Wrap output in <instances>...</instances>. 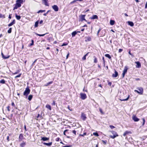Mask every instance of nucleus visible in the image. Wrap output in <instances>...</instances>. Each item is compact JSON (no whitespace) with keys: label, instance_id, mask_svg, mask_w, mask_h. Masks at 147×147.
<instances>
[{"label":"nucleus","instance_id":"1","mask_svg":"<svg viewBox=\"0 0 147 147\" xmlns=\"http://www.w3.org/2000/svg\"><path fill=\"white\" fill-rule=\"evenodd\" d=\"M23 3V0H17L16 3L15 4V6L13 8V10H15L20 7L21 6V4L22 3Z\"/></svg>","mask_w":147,"mask_h":147},{"label":"nucleus","instance_id":"2","mask_svg":"<svg viewBox=\"0 0 147 147\" xmlns=\"http://www.w3.org/2000/svg\"><path fill=\"white\" fill-rule=\"evenodd\" d=\"M113 135V136H110V137L112 139H114L115 138L118 136L119 135L117 132L114 131L112 130L110 131Z\"/></svg>","mask_w":147,"mask_h":147},{"label":"nucleus","instance_id":"3","mask_svg":"<svg viewBox=\"0 0 147 147\" xmlns=\"http://www.w3.org/2000/svg\"><path fill=\"white\" fill-rule=\"evenodd\" d=\"M86 15L81 14L79 16V21L82 22L84 21L86 22H87V20L85 19Z\"/></svg>","mask_w":147,"mask_h":147},{"label":"nucleus","instance_id":"4","mask_svg":"<svg viewBox=\"0 0 147 147\" xmlns=\"http://www.w3.org/2000/svg\"><path fill=\"white\" fill-rule=\"evenodd\" d=\"M30 89L28 87H27L23 93V95L26 96V98L28 95L29 94L30 92Z\"/></svg>","mask_w":147,"mask_h":147},{"label":"nucleus","instance_id":"5","mask_svg":"<svg viewBox=\"0 0 147 147\" xmlns=\"http://www.w3.org/2000/svg\"><path fill=\"white\" fill-rule=\"evenodd\" d=\"M137 89L139 91H138L137 90H135L134 91L135 92H137L139 94H143L144 90L143 88L142 87H138L137 88Z\"/></svg>","mask_w":147,"mask_h":147},{"label":"nucleus","instance_id":"6","mask_svg":"<svg viewBox=\"0 0 147 147\" xmlns=\"http://www.w3.org/2000/svg\"><path fill=\"white\" fill-rule=\"evenodd\" d=\"M80 98L82 100H85L87 98L86 95L85 93H81L80 94Z\"/></svg>","mask_w":147,"mask_h":147},{"label":"nucleus","instance_id":"7","mask_svg":"<svg viewBox=\"0 0 147 147\" xmlns=\"http://www.w3.org/2000/svg\"><path fill=\"white\" fill-rule=\"evenodd\" d=\"M128 69V68L127 66H125L124 67V68L123 71V72L122 74L123 78L124 77L125 74L127 73V70Z\"/></svg>","mask_w":147,"mask_h":147},{"label":"nucleus","instance_id":"8","mask_svg":"<svg viewBox=\"0 0 147 147\" xmlns=\"http://www.w3.org/2000/svg\"><path fill=\"white\" fill-rule=\"evenodd\" d=\"M81 117L83 121H85L87 118L86 114L83 112L81 113Z\"/></svg>","mask_w":147,"mask_h":147},{"label":"nucleus","instance_id":"9","mask_svg":"<svg viewBox=\"0 0 147 147\" xmlns=\"http://www.w3.org/2000/svg\"><path fill=\"white\" fill-rule=\"evenodd\" d=\"M132 133V132L131 131H126L123 134V136L125 137L127 135H129V134H131Z\"/></svg>","mask_w":147,"mask_h":147},{"label":"nucleus","instance_id":"10","mask_svg":"<svg viewBox=\"0 0 147 147\" xmlns=\"http://www.w3.org/2000/svg\"><path fill=\"white\" fill-rule=\"evenodd\" d=\"M52 8L55 11H57L59 10V7L57 5H54L52 6Z\"/></svg>","mask_w":147,"mask_h":147},{"label":"nucleus","instance_id":"11","mask_svg":"<svg viewBox=\"0 0 147 147\" xmlns=\"http://www.w3.org/2000/svg\"><path fill=\"white\" fill-rule=\"evenodd\" d=\"M132 119L135 122L138 121L140 120L139 118H138L136 115H133L132 116Z\"/></svg>","mask_w":147,"mask_h":147},{"label":"nucleus","instance_id":"12","mask_svg":"<svg viewBox=\"0 0 147 147\" xmlns=\"http://www.w3.org/2000/svg\"><path fill=\"white\" fill-rule=\"evenodd\" d=\"M19 141H21L24 139H25V138H24L23 135L22 134H20L19 137Z\"/></svg>","mask_w":147,"mask_h":147},{"label":"nucleus","instance_id":"13","mask_svg":"<svg viewBox=\"0 0 147 147\" xmlns=\"http://www.w3.org/2000/svg\"><path fill=\"white\" fill-rule=\"evenodd\" d=\"M135 63L136 64V67L137 68H140L141 67V64L140 62H135Z\"/></svg>","mask_w":147,"mask_h":147},{"label":"nucleus","instance_id":"14","mask_svg":"<svg viewBox=\"0 0 147 147\" xmlns=\"http://www.w3.org/2000/svg\"><path fill=\"white\" fill-rule=\"evenodd\" d=\"M98 16L96 15H93L92 17H90V19L91 20H94L95 19H98Z\"/></svg>","mask_w":147,"mask_h":147},{"label":"nucleus","instance_id":"15","mask_svg":"<svg viewBox=\"0 0 147 147\" xmlns=\"http://www.w3.org/2000/svg\"><path fill=\"white\" fill-rule=\"evenodd\" d=\"M69 131V130L67 129H66L65 130H64L63 132L64 135L65 136H66V134L67 135L69 134V133L71 132V131H70V132Z\"/></svg>","mask_w":147,"mask_h":147},{"label":"nucleus","instance_id":"16","mask_svg":"<svg viewBox=\"0 0 147 147\" xmlns=\"http://www.w3.org/2000/svg\"><path fill=\"white\" fill-rule=\"evenodd\" d=\"M118 72L115 69V74H112V76L113 78H116L118 76Z\"/></svg>","mask_w":147,"mask_h":147},{"label":"nucleus","instance_id":"17","mask_svg":"<svg viewBox=\"0 0 147 147\" xmlns=\"http://www.w3.org/2000/svg\"><path fill=\"white\" fill-rule=\"evenodd\" d=\"M10 105H8L6 107V108L7 109V111L6 110V113L7 114H8L10 111Z\"/></svg>","mask_w":147,"mask_h":147},{"label":"nucleus","instance_id":"18","mask_svg":"<svg viewBox=\"0 0 147 147\" xmlns=\"http://www.w3.org/2000/svg\"><path fill=\"white\" fill-rule=\"evenodd\" d=\"M85 38L86 39L85 40L86 42L91 41L92 40L91 37L90 36L86 37Z\"/></svg>","mask_w":147,"mask_h":147},{"label":"nucleus","instance_id":"19","mask_svg":"<svg viewBox=\"0 0 147 147\" xmlns=\"http://www.w3.org/2000/svg\"><path fill=\"white\" fill-rule=\"evenodd\" d=\"M15 23H16V20H13L12 22H11L9 24H8V26L9 27L11 26H12V25H13V24H15Z\"/></svg>","mask_w":147,"mask_h":147},{"label":"nucleus","instance_id":"20","mask_svg":"<svg viewBox=\"0 0 147 147\" xmlns=\"http://www.w3.org/2000/svg\"><path fill=\"white\" fill-rule=\"evenodd\" d=\"M1 55L2 56V57L4 59H8L10 57V55H7V56H5L3 54V53H1Z\"/></svg>","mask_w":147,"mask_h":147},{"label":"nucleus","instance_id":"21","mask_svg":"<svg viewBox=\"0 0 147 147\" xmlns=\"http://www.w3.org/2000/svg\"><path fill=\"white\" fill-rule=\"evenodd\" d=\"M44 2L45 5L46 6H49V4L48 3V0H42Z\"/></svg>","mask_w":147,"mask_h":147},{"label":"nucleus","instance_id":"22","mask_svg":"<svg viewBox=\"0 0 147 147\" xmlns=\"http://www.w3.org/2000/svg\"><path fill=\"white\" fill-rule=\"evenodd\" d=\"M43 144L44 145H45L48 146H50L52 145V142H51L49 143L44 142L43 143Z\"/></svg>","mask_w":147,"mask_h":147},{"label":"nucleus","instance_id":"23","mask_svg":"<svg viewBox=\"0 0 147 147\" xmlns=\"http://www.w3.org/2000/svg\"><path fill=\"white\" fill-rule=\"evenodd\" d=\"M115 23L114 20H111L110 22V24L111 25L113 26L114 25Z\"/></svg>","mask_w":147,"mask_h":147},{"label":"nucleus","instance_id":"24","mask_svg":"<svg viewBox=\"0 0 147 147\" xmlns=\"http://www.w3.org/2000/svg\"><path fill=\"white\" fill-rule=\"evenodd\" d=\"M77 32L76 31L73 32L71 33V35H72V37H74L76 36V35L77 34Z\"/></svg>","mask_w":147,"mask_h":147},{"label":"nucleus","instance_id":"25","mask_svg":"<svg viewBox=\"0 0 147 147\" xmlns=\"http://www.w3.org/2000/svg\"><path fill=\"white\" fill-rule=\"evenodd\" d=\"M33 95L32 94H30L28 96V100L29 101H31L33 98Z\"/></svg>","mask_w":147,"mask_h":147},{"label":"nucleus","instance_id":"26","mask_svg":"<svg viewBox=\"0 0 147 147\" xmlns=\"http://www.w3.org/2000/svg\"><path fill=\"white\" fill-rule=\"evenodd\" d=\"M49 139V138H47L46 137H43L42 138V140L43 141H45L48 140Z\"/></svg>","mask_w":147,"mask_h":147},{"label":"nucleus","instance_id":"27","mask_svg":"<svg viewBox=\"0 0 147 147\" xmlns=\"http://www.w3.org/2000/svg\"><path fill=\"white\" fill-rule=\"evenodd\" d=\"M46 107L48 109H49V110H51V106L48 104L46 106Z\"/></svg>","mask_w":147,"mask_h":147},{"label":"nucleus","instance_id":"28","mask_svg":"<svg viewBox=\"0 0 147 147\" xmlns=\"http://www.w3.org/2000/svg\"><path fill=\"white\" fill-rule=\"evenodd\" d=\"M94 59V62L95 63H96L98 62V60L97 58L95 56H94L93 57Z\"/></svg>","mask_w":147,"mask_h":147},{"label":"nucleus","instance_id":"29","mask_svg":"<svg viewBox=\"0 0 147 147\" xmlns=\"http://www.w3.org/2000/svg\"><path fill=\"white\" fill-rule=\"evenodd\" d=\"M105 56L108 58L109 59L111 60V57L110 55L108 54H106L105 55Z\"/></svg>","mask_w":147,"mask_h":147},{"label":"nucleus","instance_id":"30","mask_svg":"<svg viewBox=\"0 0 147 147\" xmlns=\"http://www.w3.org/2000/svg\"><path fill=\"white\" fill-rule=\"evenodd\" d=\"M26 144V142H23L22 143L20 144V145L21 147H24V146H25Z\"/></svg>","mask_w":147,"mask_h":147},{"label":"nucleus","instance_id":"31","mask_svg":"<svg viewBox=\"0 0 147 147\" xmlns=\"http://www.w3.org/2000/svg\"><path fill=\"white\" fill-rule=\"evenodd\" d=\"M128 24L131 26H134V24L133 22L130 21L128 22Z\"/></svg>","mask_w":147,"mask_h":147},{"label":"nucleus","instance_id":"32","mask_svg":"<svg viewBox=\"0 0 147 147\" xmlns=\"http://www.w3.org/2000/svg\"><path fill=\"white\" fill-rule=\"evenodd\" d=\"M20 71V69L17 70L14 73H13V75H15L19 73Z\"/></svg>","mask_w":147,"mask_h":147},{"label":"nucleus","instance_id":"33","mask_svg":"<svg viewBox=\"0 0 147 147\" xmlns=\"http://www.w3.org/2000/svg\"><path fill=\"white\" fill-rule=\"evenodd\" d=\"M99 110L100 112V113L101 115H104V114L105 113H104L102 109L101 108H99Z\"/></svg>","mask_w":147,"mask_h":147},{"label":"nucleus","instance_id":"34","mask_svg":"<svg viewBox=\"0 0 147 147\" xmlns=\"http://www.w3.org/2000/svg\"><path fill=\"white\" fill-rule=\"evenodd\" d=\"M39 117H40V118L41 119L42 118V117L41 116H40L39 114H38V115L35 118V119L36 120H38V118Z\"/></svg>","mask_w":147,"mask_h":147},{"label":"nucleus","instance_id":"35","mask_svg":"<svg viewBox=\"0 0 147 147\" xmlns=\"http://www.w3.org/2000/svg\"><path fill=\"white\" fill-rule=\"evenodd\" d=\"M53 83V81H50L47 83L46 84L44 85V86H48L49 84H52Z\"/></svg>","mask_w":147,"mask_h":147},{"label":"nucleus","instance_id":"36","mask_svg":"<svg viewBox=\"0 0 147 147\" xmlns=\"http://www.w3.org/2000/svg\"><path fill=\"white\" fill-rule=\"evenodd\" d=\"M89 53H88L87 54L85 55L82 58V59L83 60H84L86 59V57L87 56L88 54Z\"/></svg>","mask_w":147,"mask_h":147},{"label":"nucleus","instance_id":"37","mask_svg":"<svg viewBox=\"0 0 147 147\" xmlns=\"http://www.w3.org/2000/svg\"><path fill=\"white\" fill-rule=\"evenodd\" d=\"M11 105L13 107H15V108L16 109H18V110L19 111H20V110L18 109H17V107H16L15 106V104L14 102H12V103H11Z\"/></svg>","mask_w":147,"mask_h":147},{"label":"nucleus","instance_id":"38","mask_svg":"<svg viewBox=\"0 0 147 147\" xmlns=\"http://www.w3.org/2000/svg\"><path fill=\"white\" fill-rule=\"evenodd\" d=\"M16 17L18 20H20L21 18L20 16L16 14Z\"/></svg>","mask_w":147,"mask_h":147},{"label":"nucleus","instance_id":"39","mask_svg":"<svg viewBox=\"0 0 147 147\" xmlns=\"http://www.w3.org/2000/svg\"><path fill=\"white\" fill-rule=\"evenodd\" d=\"M87 135V133L86 132H84L83 134H80L79 135V136H82V137H84L85 136H86Z\"/></svg>","mask_w":147,"mask_h":147},{"label":"nucleus","instance_id":"40","mask_svg":"<svg viewBox=\"0 0 147 147\" xmlns=\"http://www.w3.org/2000/svg\"><path fill=\"white\" fill-rule=\"evenodd\" d=\"M5 80L3 79H2L0 81V83L2 84H4L5 83Z\"/></svg>","mask_w":147,"mask_h":147},{"label":"nucleus","instance_id":"41","mask_svg":"<svg viewBox=\"0 0 147 147\" xmlns=\"http://www.w3.org/2000/svg\"><path fill=\"white\" fill-rule=\"evenodd\" d=\"M102 61H103V64L104 66L105 67V59L104 57H102Z\"/></svg>","mask_w":147,"mask_h":147},{"label":"nucleus","instance_id":"42","mask_svg":"<svg viewBox=\"0 0 147 147\" xmlns=\"http://www.w3.org/2000/svg\"><path fill=\"white\" fill-rule=\"evenodd\" d=\"M38 23H39V22L38 21L35 22V25H34V26L35 27H38Z\"/></svg>","mask_w":147,"mask_h":147},{"label":"nucleus","instance_id":"43","mask_svg":"<svg viewBox=\"0 0 147 147\" xmlns=\"http://www.w3.org/2000/svg\"><path fill=\"white\" fill-rule=\"evenodd\" d=\"M47 34V33H46L45 34H36V35L39 36H45V34Z\"/></svg>","mask_w":147,"mask_h":147},{"label":"nucleus","instance_id":"44","mask_svg":"<svg viewBox=\"0 0 147 147\" xmlns=\"http://www.w3.org/2000/svg\"><path fill=\"white\" fill-rule=\"evenodd\" d=\"M102 142L103 144L104 145H106L107 142V140H102Z\"/></svg>","mask_w":147,"mask_h":147},{"label":"nucleus","instance_id":"45","mask_svg":"<svg viewBox=\"0 0 147 147\" xmlns=\"http://www.w3.org/2000/svg\"><path fill=\"white\" fill-rule=\"evenodd\" d=\"M12 28H10L7 31V32L8 33L10 34L11 32Z\"/></svg>","mask_w":147,"mask_h":147},{"label":"nucleus","instance_id":"46","mask_svg":"<svg viewBox=\"0 0 147 147\" xmlns=\"http://www.w3.org/2000/svg\"><path fill=\"white\" fill-rule=\"evenodd\" d=\"M5 15H2V14L0 13V18H5Z\"/></svg>","mask_w":147,"mask_h":147},{"label":"nucleus","instance_id":"47","mask_svg":"<svg viewBox=\"0 0 147 147\" xmlns=\"http://www.w3.org/2000/svg\"><path fill=\"white\" fill-rule=\"evenodd\" d=\"M142 119L143 121V123L142 124V125H144L145 123V120L144 118H142Z\"/></svg>","mask_w":147,"mask_h":147},{"label":"nucleus","instance_id":"48","mask_svg":"<svg viewBox=\"0 0 147 147\" xmlns=\"http://www.w3.org/2000/svg\"><path fill=\"white\" fill-rule=\"evenodd\" d=\"M31 42H32L31 43L30 45H29V46H32L34 45V40H33L32 39L31 40Z\"/></svg>","mask_w":147,"mask_h":147},{"label":"nucleus","instance_id":"49","mask_svg":"<svg viewBox=\"0 0 147 147\" xmlns=\"http://www.w3.org/2000/svg\"><path fill=\"white\" fill-rule=\"evenodd\" d=\"M93 134L94 135L96 136H99L97 132H94Z\"/></svg>","mask_w":147,"mask_h":147},{"label":"nucleus","instance_id":"50","mask_svg":"<svg viewBox=\"0 0 147 147\" xmlns=\"http://www.w3.org/2000/svg\"><path fill=\"white\" fill-rule=\"evenodd\" d=\"M129 95L127 97L126 99H122V100H120L121 101L127 100L129 99Z\"/></svg>","mask_w":147,"mask_h":147},{"label":"nucleus","instance_id":"51","mask_svg":"<svg viewBox=\"0 0 147 147\" xmlns=\"http://www.w3.org/2000/svg\"><path fill=\"white\" fill-rule=\"evenodd\" d=\"M45 11V10H39V11H38V12H37V13H42V12H44Z\"/></svg>","mask_w":147,"mask_h":147},{"label":"nucleus","instance_id":"52","mask_svg":"<svg viewBox=\"0 0 147 147\" xmlns=\"http://www.w3.org/2000/svg\"><path fill=\"white\" fill-rule=\"evenodd\" d=\"M68 44V43L67 42H65L63 43V44L61 45V46H66Z\"/></svg>","mask_w":147,"mask_h":147},{"label":"nucleus","instance_id":"53","mask_svg":"<svg viewBox=\"0 0 147 147\" xmlns=\"http://www.w3.org/2000/svg\"><path fill=\"white\" fill-rule=\"evenodd\" d=\"M21 75H22L21 73L19 74L18 75L16 76L15 78H17L20 77V76H21Z\"/></svg>","mask_w":147,"mask_h":147},{"label":"nucleus","instance_id":"54","mask_svg":"<svg viewBox=\"0 0 147 147\" xmlns=\"http://www.w3.org/2000/svg\"><path fill=\"white\" fill-rule=\"evenodd\" d=\"M67 108L70 111H73V109L70 107L69 105H68L67 106Z\"/></svg>","mask_w":147,"mask_h":147},{"label":"nucleus","instance_id":"55","mask_svg":"<svg viewBox=\"0 0 147 147\" xmlns=\"http://www.w3.org/2000/svg\"><path fill=\"white\" fill-rule=\"evenodd\" d=\"M50 11V10H48L46 13H45L43 14V15L45 16H46L47 15V14Z\"/></svg>","mask_w":147,"mask_h":147},{"label":"nucleus","instance_id":"56","mask_svg":"<svg viewBox=\"0 0 147 147\" xmlns=\"http://www.w3.org/2000/svg\"><path fill=\"white\" fill-rule=\"evenodd\" d=\"M61 140L60 139V138H59V137H58L56 139H55V141L57 142H58L59 141V140Z\"/></svg>","mask_w":147,"mask_h":147},{"label":"nucleus","instance_id":"57","mask_svg":"<svg viewBox=\"0 0 147 147\" xmlns=\"http://www.w3.org/2000/svg\"><path fill=\"white\" fill-rule=\"evenodd\" d=\"M72 132L75 134V135H76V131L75 130H72Z\"/></svg>","mask_w":147,"mask_h":147},{"label":"nucleus","instance_id":"58","mask_svg":"<svg viewBox=\"0 0 147 147\" xmlns=\"http://www.w3.org/2000/svg\"><path fill=\"white\" fill-rule=\"evenodd\" d=\"M7 142L9 141L10 140H9V136H7Z\"/></svg>","mask_w":147,"mask_h":147},{"label":"nucleus","instance_id":"59","mask_svg":"<svg viewBox=\"0 0 147 147\" xmlns=\"http://www.w3.org/2000/svg\"><path fill=\"white\" fill-rule=\"evenodd\" d=\"M77 1H78V0H74L73 1H72L70 3V4H72V3H74L76 2Z\"/></svg>","mask_w":147,"mask_h":147},{"label":"nucleus","instance_id":"60","mask_svg":"<svg viewBox=\"0 0 147 147\" xmlns=\"http://www.w3.org/2000/svg\"><path fill=\"white\" fill-rule=\"evenodd\" d=\"M53 38L52 37H49L47 38V40L50 42V40H51Z\"/></svg>","mask_w":147,"mask_h":147},{"label":"nucleus","instance_id":"61","mask_svg":"<svg viewBox=\"0 0 147 147\" xmlns=\"http://www.w3.org/2000/svg\"><path fill=\"white\" fill-rule=\"evenodd\" d=\"M71 146H72L71 145H67L66 146H63L62 147H71Z\"/></svg>","mask_w":147,"mask_h":147},{"label":"nucleus","instance_id":"62","mask_svg":"<svg viewBox=\"0 0 147 147\" xmlns=\"http://www.w3.org/2000/svg\"><path fill=\"white\" fill-rule=\"evenodd\" d=\"M109 127L111 128L112 129H113V128H115V127L112 125H110L109 126Z\"/></svg>","mask_w":147,"mask_h":147},{"label":"nucleus","instance_id":"63","mask_svg":"<svg viewBox=\"0 0 147 147\" xmlns=\"http://www.w3.org/2000/svg\"><path fill=\"white\" fill-rule=\"evenodd\" d=\"M37 59H36L35 60L34 62H33L32 64V66H34V63L36 61Z\"/></svg>","mask_w":147,"mask_h":147},{"label":"nucleus","instance_id":"64","mask_svg":"<svg viewBox=\"0 0 147 147\" xmlns=\"http://www.w3.org/2000/svg\"><path fill=\"white\" fill-rule=\"evenodd\" d=\"M123 51V49H120L119 50V53H121Z\"/></svg>","mask_w":147,"mask_h":147}]
</instances>
